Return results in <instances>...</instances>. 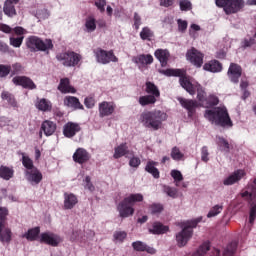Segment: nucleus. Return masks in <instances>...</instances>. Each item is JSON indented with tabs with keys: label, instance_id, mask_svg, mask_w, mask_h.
Here are the masks:
<instances>
[{
	"label": "nucleus",
	"instance_id": "9d476101",
	"mask_svg": "<svg viewBox=\"0 0 256 256\" xmlns=\"http://www.w3.org/2000/svg\"><path fill=\"white\" fill-rule=\"evenodd\" d=\"M59 61H63L65 67H75L81 61V55L75 52H66L57 56Z\"/></svg>",
	"mask_w": 256,
	"mask_h": 256
},
{
	"label": "nucleus",
	"instance_id": "864d4df0",
	"mask_svg": "<svg viewBox=\"0 0 256 256\" xmlns=\"http://www.w3.org/2000/svg\"><path fill=\"white\" fill-rule=\"evenodd\" d=\"M180 9H181V11H190L191 2L189 0L180 1Z\"/></svg>",
	"mask_w": 256,
	"mask_h": 256
},
{
	"label": "nucleus",
	"instance_id": "b1692460",
	"mask_svg": "<svg viewBox=\"0 0 256 256\" xmlns=\"http://www.w3.org/2000/svg\"><path fill=\"white\" fill-rule=\"evenodd\" d=\"M132 247L135 251H146L150 255H155L157 253V250H155V248L147 246V244L141 241L133 242Z\"/></svg>",
	"mask_w": 256,
	"mask_h": 256
},
{
	"label": "nucleus",
	"instance_id": "9b49d317",
	"mask_svg": "<svg viewBox=\"0 0 256 256\" xmlns=\"http://www.w3.org/2000/svg\"><path fill=\"white\" fill-rule=\"evenodd\" d=\"M204 57L205 55L195 48H191L186 53L187 61H190L192 65L198 68L202 67Z\"/></svg>",
	"mask_w": 256,
	"mask_h": 256
},
{
	"label": "nucleus",
	"instance_id": "c756f323",
	"mask_svg": "<svg viewBox=\"0 0 256 256\" xmlns=\"http://www.w3.org/2000/svg\"><path fill=\"white\" fill-rule=\"evenodd\" d=\"M129 153V147L127 146V143H122L119 146L114 148V159H121V157H125V155H128Z\"/></svg>",
	"mask_w": 256,
	"mask_h": 256
},
{
	"label": "nucleus",
	"instance_id": "a211bd4d",
	"mask_svg": "<svg viewBox=\"0 0 256 256\" xmlns=\"http://www.w3.org/2000/svg\"><path fill=\"white\" fill-rule=\"evenodd\" d=\"M246 173L245 170H237L234 173H232L230 176H228L226 179H224L223 184L224 185H235L238 181H241L243 177H245Z\"/></svg>",
	"mask_w": 256,
	"mask_h": 256
},
{
	"label": "nucleus",
	"instance_id": "13d9d810",
	"mask_svg": "<svg viewBox=\"0 0 256 256\" xmlns=\"http://www.w3.org/2000/svg\"><path fill=\"white\" fill-rule=\"evenodd\" d=\"M150 211L153 215H155V213H161V211H163V206L161 204H153L150 206Z\"/></svg>",
	"mask_w": 256,
	"mask_h": 256
},
{
	"label": "nucleus",
	"instance_id": "6e6d98bb",
	"mask_svg": "<svg viewBox=\"0 0 256 256\" xmlns=\"http://www.w3.org/2000/svg\"><path fill=\"white\" fill-rule=\"evenodd\" d=\"M127 238V233L126 232H123V231H118V232H115L114 233V239L116 241H123Z\"/></svg>",
	"mask_w": 256,
	"mask_h": 256
},
{
	"label": "nucleus",
	"instance_id": "7ed1b4c3",
	"mask_svg": "<svg viewBox=\"0 0 256 256\" xmlns=\"http://www.w3.org/2000/svg\"><path fill=\"white\" fill-rule=\"evenodd\" d=\"M204 117L215 123L216 125H220V127H233V122L229 117V112H227V108L225 107H217L212 110H206Z\"/></svg>",
	"mask_w": 256,
	"mask_h": 256
},
{
	"label": "nucleus",
	"instance_id": "0eeeda50",
	"mask_svg": "<svg viewBox=\"0 0 256 256\" xmlns=\"http://www.w3.org/2000/svg\"><path fill=\"white\" fill-rule=\"evenodd\" d=\"M7 215L9 210L6 207L0 206V241L2 243H9L11 241V229L7 227Z\"/></svg>",
	"mask_w": 256,
	"mask_h": 256
},
{
	"label": "nucleus",
	"instance_id": "bf43d9fd",
	"mask_svg": "<svg viewBox=\"0 0 256 256\" xmlns=\"http://www.w3.org/2000/svg\"><path fill=\"white\" fill-rule=\"evenodd\" d=\"M95 5L98 7L99 11L103 13V11H105V5H107V2L105 0H95Z\"/></svg>",
	"mask_w": 256,
	"mask_h": 256
},
{
	"label": "nucleus",
	"instance_id": "f8f14e48",
	"mask_svg": "<svg viewBox=\"0 0 256 256\" xmlns=\"http://www.w3.org/2000/svg\"><path fill=\"white\" fill-rule=\"evenodd\" d=\"M40 243L57 247L61 243V238L52 232H44L39 236Z\"/></svg>",
	"mask_w": 256,
	"mask_h": 256
},
{
	"label": "nucleus",
	"instance_id": "20e7f679",
	"mask_svg": "<svg viewBox=\"0 0 256 256\" xmlns=\"http://www.w3.org/2000/svg\"><path fill=\"white\" fill-rule=\"evenodd\" d=\"M203 221L202 217L185 221L181 224L182 231L176 234V242L178 247H185L191 238L193 237V229L197 227V224Z\"/></svg>",
	"mask_w": 256,
	"mask_h": 256
},
{
	"label": "nucleus",
	"instance_id": "774afa93",
	"mask_svg": "<svg viewBox=\"0 0 256 256\" xmlns=\"http://www.w3.org/2000/svg\"><path fill=\"white\" fill-rule=\"evenodd\" d=\"M178 29L179 31H185L187 29V21L178 20Z\"/></svg>",
	"mask_w": 256,
	"mask_h": 256
},
{
	"label": "nucleus",
	"instance_id": "cd10ccee",
	"mask_svg": "<svg viewBox=\"0 0 256 256\" xmlns=\"http://www.w3.org/2000/svg\"><path fill=\"white\" fill-rule=\"evenodd\" d=\"M58 89L61 93H76L77 90L73 86H71L68 78H63L60 80V84Z\"/></svg>",
	"mask_w": 256,
	"mask_h": 256
},
{
	"label": "nucleus",
	"instance_id": "e433bc0d",
	"mask_svg": "<svg viewBox=\"0 0 256 256\" xmlns=\"http://www.w3.org/2000/svg\"><path fill=\"white\" fill-rule=\"evenodd\" d=\"M139 103L142 107H145V105H153L157 103V98L152 95L142 96L139 98Z\"/></svg>",
	"mask_w": 256,
	"mask_h": 256
},
{
	"label": "nucleus",
	"instance_id": "dca6fc26",
	"mask_svg": "<svg viewBox=\"0 0 256 256\" xmlns=\"http://www.w3.org/2000/svg\"><path fill=\"white\" fill-rule=\"evenodd\" d=\"M115 113V104L113 102H101L99 104V114L100 117H109Z\"/></svg>",
	"mask_w": 256,
	"mask_h": 256
},
{
	"label": "nucleus",
	"instance_id": "58836bf2",
	"mask_svg": "<svg viewBox=\"0 0 256 256\" xmlns=\"http://www.w3.org/2000/svg\"><path fill=\"white\" fill-rule=\"evenodd\" d=\"M155 165H157V163L151 161L148 162L146 165V171L151 173L155 179H159V170L155 167Z\"/></svg>",
	"mask_w": 256,
	"mask_h": 256
},
{
	"label": "nucleus",
	"instance_id": "4c0bfd02",
	"mask_svg": "<svg viewBox=\"0 0 256 256\" xmlns=\"http://www.w3.org/2000/svg\"><path fill=\"white\" fill-rule=\"evenodd\" d=\"M222 211H223V204H216L209 210L207 217L208 219H211V217H217V215H219Z\"/></svg>",
	"mask_w": 256,
	"mask_h": 256
},
{
	"label": "nucleus",
	"instance_id": "bb28decb",
	"mask_svg": "<svg viewBox=\"0 0 256 256\" xmlns=\"http://www.w3.org/2000/svg\"><path fill=\"white\" fill-rule=\"evenodd\" d=\"M137 65H151L153 63V56L151 54H140L132 59Z\"/></svg>",
	"mask_w": 256,
	"mask_h": 256
},
{
	"label": "nucleus",
	"instance_id": "5fc2aeb1",
	"mask_svg": "<svg viewBox=\"0 0 256 256\" xmlns=\"http://www.w3.org/2000/svg\"><path fill=\"white\" fill-rule=\"evenodd\" d=\"M255 219H256V205L254 204L251 206V209H250L249 223L253 225V223H255Z\"/></svg>",
	"mask_w": 256,
	"mask_h": 256
},
{
	"label": "nucleus",
	"instance_id": "37998d69",
	"mask_svg": "<svg viewBox=\"0 0 256 256\" xmlns=\"http://www.w3.org/2000/svg\"><path fill=\"white\" fill-rule=\"evenodd\" d=\"M215 105H219V98L216 95L210 94L206 98V102L204 104V107H213Z\"/></svg>",
	"mask_w": 256,
	"mask_h": 256
},
{
	"label": "nucleus",
	"instance_id": "0e129e2a",
	"mask_svg": "<svg viewBox=\"0 0 256 256\" xmlns=\"http://www.w3.org/2000/svg\"><path fill=\"white\" fill-rule=\"evenodd\" d=\"M195 31H201V27L197 24H192L189 29L191 37H195Z\"/></svg>",
	"mask_w": 256,
	"mask_h": 256
},
{
	"label": "nucleus",
	"instance_id": "a19ab883",
	"mask_svg": "<svg viewBox=\"0 0 256 256\" xmlns=\"http://www.w3.org/2000/svg\"><path fill=\"white\" fill-rule=\"evenodd\" d=\"M22 165H24L27 171L35 169V166H33V160H31L29 156L25 155V153H22Z\"/></svg>",
	"mask_w": 256,
	"mask_h": 256
},
{
	"label": "nucleus",
	"instance_id": "de8ad7c7",
	"mask_svg": "<svg viewBox=\"0 0 256 256\" xmlns=\"http://www.w3.org/2000/svg\"><path fill=\"white\" fill-rule=\"evenodd\" d=\"M237 249V244H231L229 245L224 252L222 253L223 256H233L235 254V251Z\"/></svg>",
	"mask_w": 256,
	"mask_h": 256
},
{
	"label": "nucleus",
	"instance_id": "412c9836",
	"mask_svg": "<svg viewBox=\"0 0 256 256\" xmlns=\"http://www.w3.org/2000/svg\"><path fill=\"white\" fill-rule=\"evenodd\" d=\"M81 131V127H79V124L68 122L63 129V134L65 137H74L76 133H79Z\"/></svg>",
	"mask_w": 256,
	"mask_h": 256
},
{
	"label": "nucleus",
	"instance_id": "39448f33",
	"mask_svg": "<svg viewBox=\"0 0 256 256\" xmlns=\"http://www.w3.org/2000/svg\"><path fill=\"white\" fill-rule=\"evenodd\" d=\"M141 201H143L142 194H130L125 197L117 207L120 217L125 219L133 216L135 213L133 205H135V203H141Z\"/></svg>",
	"mask_w": 256,
	"mask_h": 256
},
{
	"label": "nucleus",
	"instance_id": "338daca9",
	"mask_svg": "<svg viewBox=\"0 0 256 256\" xmlns=\"http://www.w3.org/2000/svg\"><path fill=\"white\" fill-rule=\"evenodd\" d=\"M130 167H138L141 165V160L137 157H133L129 162Z\"/></svg>",
	"mask_w": 256,
	"mask_h": 256
},
{
	"label": "nucleus",
	"instance_id": "3c124183",
	"mask_svg": "<svg viewBox=\"0 0 256 256\" xmlns=\"http://www.w3.org/2000/svg\"><path fill=\"white\" fill-rule=\"evenodd\" d=\"M23 71V66H21L20 63H15L10 67V72L12 75H17L18 73H21Z\"/></svg>",
	"mask_w": 256,
	"mask_h": 256
},
{
	"label": "nucleus",
	"instance_id": "393cba45",
	"mask_svg": "<svg viewBox=\"0 0 256 256\" xmlns=\"http://www.w3.org/2000/svg\"><path fill=\"white\" fill-rule=\"evenodd\" d=\"M88 159H89V153L86 152V150L83 148H78L73 155V160L75 161V163L83 164V163H86Z\"/></svg>",
	"mask_w": 256,
	"mask_h": 256
},
{
	"label": "nucleus",
	"instance_id": "680f3d73",
	"mask_svg": "<svg viewBox=\"0 0 256 256\" xmlns=\"http://www.w3.org/2000/svg\"><path fill=\"white\" fill-rule=\"evenodd\" d=\"M2 99H5L6 101H8V103H11V105H13V103H15V99L9 92H3Z\"/></svg>",
	"mask_w": 256,
	"mask_h": 256
},
{
	"label": "nucleus",
	"instance_id": "49530a36",
	"mask_svg": "<svg viewBox=\"0 0 256 256\" xmlns=\"http://www.w3.org/2000/svg\"><path fill=\"white\" fill-rule=\"evenodd\" d=\"M171 157L174 161H181V159H183V153H181L179 148L174 147L171 152Z\"/></svg>",
	"mask_w": 256,
	"mask_h": 256
},
{
	"label": "nucleus",
	"instance_id": "c03bdc74",
	"mask_svg": "<svg viewBox=\"0 0 256 256\" xmlns=\"http://www.w3.org/2000/svg\"><path fill=\"white\" fill-rule=\"evenodd\" d=\"M171 177L174 179L176 187H179V182L183 181V174L179 170H172L170 173Z\"/></svg>",
	"mask_w": 256,
	"mask_h": 256
},
{
	"label": "nucleus",
	"instance_id": "ea45409f",
	"mask_svg": "<svg viewBox=\"0 0 256 256\" xmlns=\"http://www.w3.org/2000/svg\"><path fill=\"white\" fill-rule=\"evenodd\" d=\"M140 37L143 41H151V39H153V32L151 28L144 27L140 32Z\"/></svg>",
	"mask_w": 256,
	"mask_h": 256
},
{
	"label": "nucleus",
	"instance_id": "2eb2a0df",
	"mask_svg": "<svg viewBox=\"0 0 256 256\" xmlns=\"http://www.w3.org/2000/svg\"><path fill=\"white\" fill-rule=\"evenodd\" d=\"M178 101L184 109H187L189 117H193V113H195V109L199 107V103L195 100L185 98H178Z\"/></svg>",
	"mask_w": 256,
	"mask_h": 256
},
{
	"label": "nucleus",
	"instance_id": "f3484780",
	"mask_svg": "<svg viewBox=\"0 0 256 256\" xmlns=\"http://www.w3.org/2000/svg\"><path fill=\"white\" fill-rule=\"evenodd\" d=\"M228 77L232 83H239L241 77V66L232 63L228 69Z\"/></svg>",
	"mask_w": 256,
	"mask_h": 256
},
{
	"label": "nucleus",
	"instance_id": "f03ea898",
	"mask_svg": "<svg viewBox=\"0 0 256 256\" xmlns=\"http://www.w3.org/2000/svg\"><path fill=\"white\" fill-rule=\"evenodd\" d=\"M140 123L147 129L159 131L163 125V121H167V114L161 110L145 111L140 115Z\"/></svg>",
	"mask_w": 256,
	"mask_h": 256
},
{
	"label": "nucleus",
	"instance_id": "aec40b11",
	"mask_svg": "<svg viewBox=\"0 0 256 256\" xmlns=\"http://www.w3.org/2000/svg\"><path fill=\"white\" fill-rule=\"evenodd\" d=\"M19 3V0H6L3 7V12L7 17H15L17 15V10H15V5Z\"/></svg>",
	"mask_w": 256,
	"mask_h": 256
},
{
	"label": "nucleus",
	"instance_id": "603ef678",
	"mask_svg": "<svg viewBox=\"0 0 256 256\" xmlns=\"http://www.w3.org/2000/svg\"><path fill=\"white\" fill-rule=\"evenodd\" d=\"M218 145L223 149V151L229 152V142L224 138H218Z\"/></svg>",
	"mask_w": 256,
	"mask_h": 256
},
{
	"label": "nucleus",
	"instance_id": "423d86ee",
	"mask_svg": "<svg viewBox=\"0 0 256 256\" xmlns=\"http://www.w3.org/2000/svg\"><path fill=\"white\" fill-rule=\"evenodd\" d=\"M26 45L32 51H49L53 49V42L51 39L41 40L37 36H31L27 39Z\"/></svg>",
	"mask_w": 256,
	"mask_h": 256
},
{
	"label": "nucleus",
	"instance_id": "8fccbe9b",
	"mask_svg": "<svg viewBox=\"0 0 256 256\" xmlns=\"http://www.w3.org/2000/svg\"><path fill=\"white\" fill-rule=\"evenodd\" d=\"M165 193L167 194L168 197H172L173 199H175L177 197V189L176 188H172V187H165L164 188Z\"/></svg>",
	"mask_w": 256,
	"mask_h": 256
},
{
	"label": "nucleus",
	"instance_id": "4be33fe9",
	"mask_svg": "<svg viewBox=\"0 0 256 256\" xmlns=\"http://www.w3.org/2000/svg\"><path fill=\"white\" fill-rule=\"evenodd\" d=\"M26 175L28 181H30V183H33L34 185H38V183H41L43 179V174H41L37 168L26 171Z\"/></svg>",
	"mask_w": 256,
	"mask_h": 256
},
{
	"label": "nucleus",
	"instance_id": "a878e982",
	"mask_svg": "<svg viewBox=\"0 0 256 256\" xmlns=\"http://www.w3.org/2000/svg\"><path fill=\"white\" fill-rule=\"evenodd\" d=\"M204 71H210L211 73H219L222 71L223 66L217 60H211L204 64L203 66Z\"/></svg>",
	"mask_w": 256,
	"mask_h": 256
},
{
	"label": "nucleus",
	"instance_id": "f704fd0d",
	"mask_svg": "<svg viewBox=\"0 0 256 256\" xmlns=\"http://www.w3.org/2000/svg\"><path fill=\"white\" fill-rule=\"evenodd\" d=\"M146 93L156 98L161 96L159 88H157L156 85L151 82H146Z\"/></svg>",
	"mask_w": 256,
	"mask_h": 256
},
{
	"label": "nucleus",
	"instance_id": "6ab92c4d",
	"mask_svg": "<svg viewBox=\"0 0 256 256\" xmlns=\"http://www.w3.org/2000/svg\"><path fill=\"white\" fill-rule=\"evenodd\" d=\"M41 131H43L46 137H51L57 131V124L51 120H45L41 124Z\"/></svg>",
	"mask_w": 256,
	"mask_h": 256
},
{
	"label": "nucleus",
	"instance_id": "5701e85b",
	"mask_svg": "<svg viewBox=\"0 0 256 256\" xmlns=\"http://www.w3.org/2000/svg\"><path fill=\"white\" fill-rule=\"evenodd\" d=\"M79 203L77 196L73 193H64V209H73Z\"/></svg>",
	"mask_w": 256,
	"mask_h": 256
},
{
	"label": "nucleus",
	"instance_id": "c9c22d12",
	"mask_svg": "<svg viewBox=\"0 0 256 256\" xmlns=\"http://www.w3.org/2000/svg\"><path fill=\"white\" fill-rule=\"evenodd\" d=\"M39 233H41V230L39 229V227H35L28 230V232L24 234L23 237H25V239H27L28 241H35V239L39 237Z\"/></svg>",
	"mask_w": 256,
	"mask_h": 256
},
{
	"label": "nucleus",
	"instance_id": "c85d7f7f",
	"mask_svg": "<svg viewBox=\"0 0 256 256\" xmlns=\"http://www.w3.org/2000/svg\"><path fill=\"white\" fill-rule=\"evenodd\" d=\"M154 55H155L156 59H158V61H160L162 67L167 66V61H169V57H170L168 50L158 49L155 51Z\"/></svg>",
	"mask_w": 256,
	"mask_h": 256
},
{
	"label": "nucleus",
	"instance_id": "e2e57ef3",
	"mask_svg": "<svg viewBox=\"0 0 256 256\" xmlns=\"http://www.w3.org/2000/svg\"><path fill=\"white\" fill-rule=\"evenodd\" d=\"M85 106L88 108V109H93V107H95V99L93 98H86L85 101Z\"/></svg>",
	"mask_w": 256,
	"mask_h": 256
},
{
	"label": "nucleus",
	"instance_id": "6e6552de",
	"mask_svg": "<svg viewBox=\"0 0 256 256\" xmlns=\"http://www.w3.org/2000/svg\"><path fill=\"white\" fill-rule=\"evenodd\" d=\"M217 7H223L227 15L231 13H237L241 11L245 6V1L243 0H216Z\"/></svg>",
	"mask_w": 256,
	"mask_h": 256
},
{
	"label": "nucleus",
	"instance_id": "4468645a",
	"mask_svg": "<svg viewBox=\"0 0 256 256\" xmlns=\"http://www.w3.org/2000/svg\"><path fill=\"white\" fill-rule=\"evenodd\" d=\"M241 197L246 199V201H255L256 200V178L248 184L246 190L241 192Z\"/></svg>",
	"mask_w": 256,
	"mask_h": 256
},
{
	"label": "nucleus",
	"instance_id": "473e14b6",
	"mask_svg": "<svg viewBox=\"0 0 256 256\" xmlns=\"http://www.w3.org/2000/svg\"><path fill=\"white\" fill-rule=\"evenodd\" d=\"M169 231L168 226H164L163 224L159 222H155L152 226V228L149 229L150 233H153L154 235H161L163 233H167Z\"/></svg>",
	"mask_w": 256,
	"mask_h": 256
},
{
	"label": "nucleus",
	"instance_id": "f257e3e1",
	"mask_svg": "<svg viewBox=\"0 0 256 256\" xmlns=\"http://www.w3.org/2000/svg\"><path fill=\"white\" fill-rule=\"evenodd\" d=\"M161 73L167 77H180V85L189 93L190 95H195L197 91V99L204 107L207 101L205 97L206 93L202 86L197 82H192L187 76V71L185 69H166L162 70Z\"/></svg>",
	"mask_w": 256,
	"mask_h": 256
},
{
	"label": "nucleus",
	"instance_id": "4d7b16f0",
	"mask_svg": "<svg viewBox=\"0 0 256 256\" xmlns=\"http://www.w3.org/2000/svg\"><path fill=\"white\" fill-rule=\"evenodd\" d=\"M11 73V66L0 65V77H7Z\"/></svg>",
	"mask_w": 256,
	"mask_h": 256
},
{
	"label": "nucleus",
	"instance_id": "052dcab7",
	"mask_svg": "<svg viewBox=\"0 0 256 256\" xmlns=\"http://www.w3.org/2000/svg\"><path fill=\"white\" fill-rule=\"evenodd\" d=\"M201 159L202 161H204V163H207V161H209V150H207V147L202 148Z\"/></svg>",
	"mask_w": 256,
	"mask_h": 256
},
{
	"label": "nucleus",
	"instance_id": "69168bd1",
	"mask_svg": "<svg viewBox=\"0 0 256 256\" xmlns=\"http://www.w3.org/2000/svg\"><path fill=\"white\" fill-rule=\"evenodd\" d=\"M134 27L135 29L141 27V16L137 13L134 14Z\"/></svg>",
	"mask_w": 256,
	"mask_h": 256
},
{
	"label": "nucleus",
	"instance_id": "2f4dec72",
	"mask_svg": "<svg viewBox=\"0 0 256 256\" xmlns=\"http://www.w3.org/2000/svg\"><path fill=\"white\" fill-rule=\"evenodd\" d=\"M36 109H38L39 111L47 112L53 109V105L51 104V101L42 98L37 100Z\"/></svg>",
	"mask_w": 256,
	"mask_h": 256
},
{
	"label": "nucleus",
	"instance_id": "ddd939ff",
	"mask_svg": "<svg viewBox=\"0 0 256 256\" xmlns=\"http://www.w3.org/2000/svg\"><path fill=\"white\" fill-rule=\"evenodd\" d=\"M12 82L14 85H20L21 87H24V89H37V85H35L33 80L27 76H15L12 79Z\"/></svg>",
	"mask_w": 256,
	"mask_h": 256
},
{
	"label": "nucleus",
	"instance_id": "7c9ffc66",
	"mask_svg": "<svg viewBox=\"0 0 256 256\" xmlns=\"http://www.w3.org/2000/svg\"><path fill=\"white\" fill-rule=\"evenodd\" d=\"M64 105H66V107H71L72 109H83L79 99L74 96H66L64 98Z\"/></svg>",
	"mask_w": 256,
	"mask_h": 256
},
{
	"label": "nucleus",
	"instance_id": "a18cd8bd",
	"mask_svg": "<svg viewBox=\"0 0 256 256\" xmlns=\"http://www.w3.org/2000/svg\"><path fill=\"white\" fill-rule=\"evenodd\" d=\"M86 29L87 31H89L90 33L92 31H94L95 29H97V25L95 24V18L93 17H89L87 20H86Z\"/></svg>",
	"mask_w": 256,
	"mask_h": 256
},
{
	"label": "nucleus",
	"instance_id": "1a4fd4ad",
	"mask_svg": "<svg viewBox=\"0 0 256 256\" xmlns=\"http://www.w3.org/2000/svg\"><path fill=\"white\" fill-rule=\"evenodd\" d=\"M94 53L96 55V59L98 63H102V65H107V63H117L118 59L117 56L113 53V51H105L101 48H97L94 50Z\"/></svg>",
	"mask_w": 256,
	"mask_h": 256
},
{
	"label": "nucleus",
	"instance_id": "09e8293b",
	"mask_svg": "<svg viewBox=\"0 0 256 256\" xmlns=\"http://www.w3.org/2000/svg\"><path fill=\"white\" fill-rule=\"evenodd\" d=\"M23 39L24 37H10V45H12V47H21V45L23 44Z\"/></svg>",
	"mask_w": 256,
	"mask_h": 256
},
{
	"label": "nucleus",
	"instance_id": "72a5a7b5",
	"mask_svg": "<svg viewBox=\"0 0 256 256\" xmlns=\"http://www.w3.org/2000/svg\"><path fill=\"white\" fill-rule=\"evenodd\" d=\"M13 168L7 167V166H1L0 167V177L2 179H5L6 181H9L13 177Z\"/></svg>",
	"mask_w": 256,
	"mask_h": 256
},
{
	"label": "nucleus",
	"instance_id": "79ce46f5",
	"mask_svg": "<svg viewBox=\"0 0 256 256\" xmlns=\"http://www.w3.org/2000/svg\"><path fill=\"white\" fill-rule=\"evenodd\" d=\"M209 249H211V245H209V243H204L202 244L197 251H195L192 256H203L207 254V251H209Z\"/></svg>",
	"mask_w": 256,
	"mask_h": 256
}]
</instances>
